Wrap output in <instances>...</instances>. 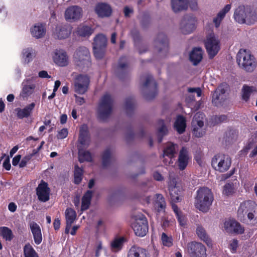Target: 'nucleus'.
I'll list each match as a JSON object with an SVG mask.
<instances>
[{
  "instance_id": "f257e3e1",
  "label": "nucleus",
  "mask_w": 257,
  "mask_h": 257,
  "mask_svg": "<svg viewBox=\"0 0 257 257\" xmlns=\"http://www.w3.org/2000/svg\"><path fill=\"white\" fill-rule=\"evenodd\" d=\"M113 100L109 94L102 96L100 100L97 109V117L101 122H106L111 116L113 111Z\"/></svg>"
},
{
  "instance_id": "f03ea898",
  "label": "nucleus",
  "mask_w": 257,
  "mask_h": 257,
  "mask_svg": "<svg viewBox=\"0 0 257 257\" xmlns=\"http://www.w3.org/2000/svg\"><path fill=\"white\" fill-rule=\"evenodd\" d=\"M195 199L196 208L203 212H207L212 203L213 197L209 189L203 187L197 191Z\"/></svg>"
},
{
  "instance_id": "7ed1b4c3",
  "label": "nucleus",
  "mask_w": 257,
  "mask_h": 257,
  "mask_svg": "<svg viewBox=\"0 0 257 257\" xmlns=\"http://www.w3.org/2000/svg\"><path fill=\"white\" fill-rule=\"evenodd\" d=\"M236 61L240 68L247 72L255 69L256 62L254 57L245 49H240L236 55Z\"/></svg>"
},
{
  "instance_id": "20e7f679",
  "label": "nucleus",
  "mask_w": 257,
  "mask_h": 257,
  "mask_svg": "<svg viewBox=\"0 0 257 257\" xmlns=\"http://www.w3.org/2000/svg\"><path fill=\"white\" fill-rule=\"evenodd\" d=\"M254 14L255 10L250 7L240 6L235 10L234 18L239 23L250 25L255 23Z\"/></svg>"
},
{
  "instance_id": "39448f33",
  "label": "nucleus",
  "mask_w": 257,
  "mask_h": 257,
  "mask_svg": "<svg viewBox=\"0 0 257 257\" xmlns=\"http://www.w3.org/2000/svg\"><path fill=\"white\" fill-rule=\"evenodd\" d=\"M74 60L76 65L82 71H86L91 65L90 53L88 49L84 46L79 47L74 54Z\"/></svg>"
},
{
  "instance_id": "423d86ee",
  "label": "nucleus",
  "mask_w": 257,
  "mask_h": 257,
  "mask_svg": "<svg viewBox=\"0 0 257 257\" xmlns=\"http://www.w3.org/2000/svg\"><path fill=\"white\" fill-rule=\"evenodd\" d=\"M142 93L146 99L150 100L157 95V83L152 75H147L142 86Z\"/></svg>"
},
{
  "instance_id": "0eeeda50",
  "label": "nucleus",
  "mask_w": 257,
  "mask_h": 257,
  "mask_svg": "<svg viewBox=\"0 0 257 257\" xmlns=\"http://www.w3.org/2000/svg\"><path fill=\"white\" fill-rule=\"evenodd\" d=\"M107 39L102 34L97 35L94 38L93 49L94 56L97 59H102L104 56Z\"/></svg>"
},
{
  "instance_id": "6e6552de",
  "label": "nucleus",
  "mask_w": 257,
  "mask_h": 257,
  "mask_svg": "<svg viewBox=\"0 0 257 257\" xmlns=\"http://www.w3.org/2000/svg\"><path fill=\"white\" fill-rule=\"evenodd\" d=\"M133 228L137 236H144L148 231V221L144 215L139 214L134 216Z\"/></svg>"
},
{
  "instance_id": "1a4fd4ad",
  "label": "nucleus",
  "mask_w": 257,
  "mask_h": 257,
  "mask_svg": "<svg viewBox=\"0 0 257 257\" xmlns=\"http://www.w3.org/2000/svg\"><path fill=\"white\" fill-rule=\"evenodd\" d=\"M205 46L210 58H213L218 52L219 41L213 33H210L206 36Z\"/></svg>"
},
{
  "instance_id": "9d476101",
  "label": "nucleus",
  "mask_w": 257,
  "mask_h": 257,
  "mask_svg": "<svg viewBox=\"0 0 257 257\" xmlns=\"http://www.w3.org/2000/svg\"><path fill=\"white\" fill-rule=\"evenodd\" d=\"M155 51L158 56L162 58L165 57L168 51V40L167 36L164 33H160L155 40Z\"/></svg>"
},
{
  "instance_id": "9b49d317",
  "label": "nucleus",
  "mask_w": 257,
  "mask_h": 257,
  "mask_svg": "<svg viewBox=\"0 0 257 257\" xmlns=\"http://www.w3.org/2000/svg\"><path fill=\"white\" fill-rule=\"evenodd\" d=\"M228 87L227 84H221L216 88L212 95V102L216 106L223 105L228 97Z\"/></svg>"
},
{
  "instance_id": "f8f14e48",
  "label": "nucleus",
  "mask_w": 257,
  "mask_h": 257,
  "mask_svg": "<svg viewBox=\"0 0 257 257\" xmlns=\"http://www.w3.org/2000/svg\"><path fill=\"white\" fill-rule=\"evenodd\" d=\"M130 72L127 58L124 56L120 57L115 70V75L120 80H124L130 77Z\"/></svg>"
},
{
  "instance_id": "ddd939ff",
  "label": "nucleus",
  "mask_w": 257,
  "mask_h": 257,
  "mask_svg": "<svg viewBox=\"0 0 257 257\" xmlns=\"http://www.w3.org/2000/svg\"><path fill=\"white\" fill-rule=\"evenodd\" d=\"M195 18L192 14H186L182 18L180 29L183 34L186 35L192 33L195 29Z\"/></svg>"
},
{
  "instance_id": "4468645a",
  "label": "nucleus",
  "mask_w": 257,
  "mask_h": 257,
  "mask_svg": "<svg viewBox=\"0 0 257 257\" xmlns=\"http://www.w3.org/2000/svg\"><path fill=\"white\" fill-rule=\"evenodd\" d=\"M190 257H207L206 248L200 242H190L188 244Z\"/></svg>"
},
{
  "instance_id": "2eb2a0df",
  "label": "nucleus",
  "mask_w": 257,
  "mask_h": 257,
  "mask_svg": "<svg viewBox=\"0 0 257 257\" xmlns=\"http://www.w3.org/2000/svg\"><path fill=\"white\" fill-rule=\"evenodd\" d=\"M82 16V9L77 6H71L68 8L65 12V18L70 23L77 22Z\"/></svg>"
},
{
  "instance_id": "dca6fc26",
  "label": "nucleus",
  "mask_w": 257,
  "mask_h": 257,
  "mask_svg": "<svg viewBox=\"0 0 257 257\" xmlns=\"http://www.w3.org/2000/svg\"><path fill=\"white\" fill-rule=\"evenodd\" d=\"M254 203L251 201H247L241 203L237 211L238 217L240 220H244L245 217H247L249 220L251 221L252 213V209L254 206Z\"/></svg>"
},
{
  "instance_id": "f3484780",
  "label": "nucleus",
  "mask_w": 257,
  "mask_h": 257,
  "mask_svg": "<svg viewBox=\"0 0 257 257\" xmlns=\"http://www.w3.org/2000/svg\"><path fill=\"white\" fill-rule=\"evenodd\" d=\"M203 113L200 112L196 113L193 118L192 121V133L197 138L202 137L204 132L202 131L201 128L204 125V122L202 120H198V118H203Z\"/></svg>"
},
{
  "instance_id": "a211bd4d",
  "label": "nucleus",
  "mask_w": 257,
  "mask_h": 257,
  "mask_svg": "<svg viewBox=\"0 0 257 257\" xmlns=\"http://www.w3.org/2000/svg\"><path fill=\"white\" fill-rule=\"evenodd\" d=\"M71 32V27L69 24H60L55 27L53 34L58 39H65L69 37Z\"/></svg>"
},
{
  "instance_id": "6ab92c4d",
  "label": "nucleus",
  "mask_w": 257,
  "mask_h": 257,
  "mask_svg": "<svg viewBox=\"0 0 257 257\" xmlns=\"http://www.w3.org/2000/svg\"><path fill=\"white\" fill-rule=\"evenodd\" d=\"M224 230L229 233L241 234L244 231L240 224L233 220H228L224 222Z\"/></svg>"
},
{
  "instance_id": "aec40b11",
  "label": "nucleus",
  "mask_w": 257,
  "mask_h": 257,
  "mask_svg": "<svg viewBox=\"0 0 257 257\" xmlns=\"http://www.w3.org/2000/svg\"><path fill=\"white\" fill-rule=\"evenodd\" d=\"M38 199L42 202H46L49 199L50 189L47 183L43 180L36 189Z\"/></svg>"
},
{
  "instance_id": "412c9836",
  "label": "nucleus",
  "mask_w": 257,
  "mask_h": 257,
  "mask_svg": "<svg viewBox=\"0 0 257 257\" xmlns=\"http://www.w3.org/2000/svg\"><path fill=\"white\" fill-rule=\"evenodd\" d=\"M238 137V132L232 128H228L224 133L222 143L226 146L230 145L234 143Z\"/></svg>"
},
{
  "instance_id": "4be33fe9",
  "label": "nucleus",
  "mask_w": 257,
  "mask_h": 257,
  "mask_svg": "<svg viewBox=\"0 0 257 257\" xmlns=\"http://www.w3.org/2000/svg\"><path fill=\"white\" fill-rule=\"evenodd\" d=\"M95 11L99 17H109L112 13L111 7L107 4L100 3L96 5Z\"/></svg>"
},
{
  "instance_id": "5701e85b",
  "label": "nucleus",
  "mask_w": 257,
  "mask_h": 257,
  "mask_svg": "<svg viewBox=\"0 0 257 257\" xmlns=\"http://www.w3.org/2000/svg\"><path fill=\"white\" fill-rule=\"evenodd\" d=\"M127 257H150V255L146 248L135 245L128 250Z\"/></svg>"
},
{
  "instance_id": "b1692460",
  "label": "nucleus",
  "mask_w": 257,
  "mask_h": 257,
  "mask_svg": "<svg viewBox=\"0 0 257 257\" xmlns=\"http://www.w3.org/2000/svg\"><path fill=\"white\" fill-rule=\"evenodd\" d=\"M168 134V126L163 120H159L157 127V136L158 143H161L163 137L167 136Z\"/></svg>"
},
{
  "instance_id": "393cba45",
  "label": "nucleus",
  "mask_w": 257,
  "mask_h": 257,
  "mask_svg": "<svg viewBox=\"0 0 257 257\" xmlns=\"http://www.w3.org/2000/svg\"><path fill=\"white\" fill-rule=\"evenodd\" d=\"M171 203L180 202L182 200V188L178 186H174L169 188Z\"/></svg>"
},
{
  "instance_id": "a878e982",
  "label": "nucleus",
  "mask_w": 257,
  "mask_h": 257,
  "mask_svg": "<svg viewBox=\"0 0 257 257\" xmlns=\"http://www.w3.org/2000/svg\"><path fill=\"white\" fill-rule=\"evenodd\" d=\"M54 62L60 66H65L68 64V57L65 52L56 50L53 56Z\"/></svg>"
},
{
  "instance_id": "bb28decb",
  "label": "nucleus",
  "mask_w": 257,
  "mask_h": 257,
  "mask_svg": "<svg viewBox=\"0 0 257 257\" xmlns=\"http://www.w3.org/2000/svg\"><path fill=\"white\" fill-rule=\"evenodd\" d=\"M188 159L187 150L185 148L182 147L180 151L178 158V167L180 170L185 169L188 165Z\"/></svg>"
},
{
  "instance_id": "cd10ccee",
  "label": "nucleus",
  "mask_w": 257,
  "mask_h": 257,
  "mask_svg": "<svg viewBox=\"0 0 257 257\" xmlns=\"http://www.w3.org/2000/svg\"><path fill=\"white\" fill-rule=\"evenodd\" d=\"M203 51L201 48H194L189 54V60L194 65H197L202 59Z\"/></svg>"
},
{
  "instance_id": "c85d7f7f",
  "label": "nucleus",
  "mask_w": 257,
  "mask_h": 257,
  "mask_svg": "<svg viewBox=\"0 0 257 257\" xmlns=\"http://www.w3.org/2000/svg\"><path fill=\"white\" fill-rule=\"evenodd\" d=\"M171 8L173 11L175 13L185 10L188 8V1L171 0Z\"/></svg>"
},
{
  "instance_id": "c756f323",
  "label": "nucleus",
  "mask_w": 257,
  "mask_h": 257,
  "mask_svg": "<svg viewBox=\"0 0 257 257\" xmlns=\"http://www.w3.org/2000/svg\"><path fill=\"white\" fill-rule=\"evenodd\" d=\"M231 164V160L228 156L223 155L218 162L217 171L220 172H224L227 171L230 167Z\"/></svg>"
},
{
  "instance_id": "7c9ffc66",
  "label": "nucleus",
  "mask_w": 257,
  "mask_h": 257,
  "mask_svg": "<svg viewBox=\"0 0 257 257\" xmlns=\"http://www.w3.org/2000/svg\"><path fill=\"white\" fill-rule=\"evenodd\" d=\"M35 106V103L32 102L28 105L26 106L24 108L21 109L18 108L16 109L17 111V116L19 118H23L28 117L31 115L32 110Z\"/></svg>"
},
{
  "instance_id": "2f4dec72",
  "label": "nucleus",
  "mask_w": 257,
  "mask_h": 257,
  "mask_svg": "<svg viewBox=\"0 0 257 257\" xmlns=\"http://www.w3.org/2000/svg\"><path fill=\"white\" fill-rule=\"evenodd\" d=\"M32 36L37 39L43 37L46 33L44 26L42 24H37L31 29Z\"/></svg>"
},
{
  "instance_id": "473e14b6",
  "label": "nucleus",
  "mask_w": 257,
  "mask_h": 257,
  "mask_svg": "<svg viewBox=\"0 0 257 257\" xmlns=\"http://www.w3.org/2000/svg\"><path fill=\"white\" fill-rule=\"evenodd\" d=\"M30 227L33 233L34 241H42V236L39 225L35 222L32 221L30 223Z\"/></svg>"
},
{
  "instance_id": "72a5a7b5",
  "label": "nucleus",
  "mask_w": 257,
  "mask_h": 257,
  "mask_svg": "<svg viewBox=\"0 0 257 257\" xmlns=\"http://www.w3.org/2000/svg\"><path fill=\"white\" fill-rule=\"evenodd\" d=\"M174 127L179 134H183L186 127L185 118L182 115L178 116L174 123Z\"/></svg>"
},
{
  "instance_id": "f704fd0d",
  "label": "nucleus",
  "mask_w": 257,
  "mask_h": 257,
  "mask_svg": "<svg viewBox=\"0 0 257 257\" xmlns=\"http://www.w3.org/2000/svg\"><path fill=\"white\" fill-rule=\"evenodd\" d=\"M136 107V102L132 97H127L125 100L124 107L127 115L131 116Z\"/></svg>"
},
{
  "instance_id": "c9c22d12",
  "label": "nucleus",
  "mask_w": 257,
  "mask_h": 257,
  "mask_svg": "<svg viewBox=\"0 0 257 257\" xmlns=\"http://www.w3.org/2000/svg\"><path fill=\"white\" fill-rule=\"evenodd\" d=\"M93 191L87 190L82 198L81 210H87L90 204L91 200L92 197Z\"/></svg>"
},
{
  "instance_id": "e433bc0d",
  "label": "nucleus",
  "mask_w": 257,
  "mask_h": 257,
  "mask_svg": "<svg viewBox=\"0 0 257 257\" xmlns=\"http://www.w3.org/2000/svg\"><path fill=\"white\" fill-rule=\"evenodd\" d=\"M88 138L89 137L87 127L86 125H83L80 130L78 141L81 145H87V142Z\"/></svg>"
},
{
  "instance_id": "4c0bfd02",
  "label": "nucleus",
  "mask_w": 257,
  "mask_h": 257,
  "mask_svg": "<svg viewBox=\"0 0 257 257\" xmlns=\"http://www.w3.org/2000/svg\"><path fill=\"white\" fill-rule=\"evenodd\" d=\"M93 32V29L87 26H80L78 27L77 30L78 35L82 37H89Z\"/></svg>"
},
{
  "instance_id": "58836bf2",
  "label": "nucleus",
  "mask_w": 257,
  "mask_h": 257,
  "mask_svg": "<svg viewBox=\"0 0 257 257\" xmlns=\"http://www.w3.org/2000/svg\"><path fill=\"white\" fill-rule=\"evenodd\" d=\"M111 153L110 149L105 150L102 155V164L103 168L109 166L111 163Z\"/></svg>"
},
{
  "instance_id": "ea45409f",
  "label": "nucleus",
  "mask_w": 257,
  "mask_h": 257,
  "mask_svg": "<svg viewBox=\"0 0 257 257\" xmlns=\"http://www.w3.org/2000/svg\"><path fill=\"white\" fill-rule=\"evenodd\" d=\"M0 235L7 241H11L13 238L12 231L7 227H0Z\"/></svg>"
},
{
  "instance_id": "a19ab883",
  "label": "nucleus",
  "mask_w": 257,
  "mask_h": 257,
  "mask_svg": "<svg viewBox=\"0 0 257 257\" xmlns=\"http://www.w3.org/2000/svg\"><path fill=\"white\" fill-rule=\"evenodd\" d=\"M24 254L25 257H39L38 253L30 243L26 244L24 247Z\"/></svg>"
},
{
  "instance_id": "79ce46f5",
  "label": "nucleus",
  "mask_w": 257,
  "mask_h": 257,
  "mask_svg": "<svg viewBox=\"0 0 257 257\" xmlns=\"http://www.w3.org/2000/svg\"><path fill=\"white\" fill-rule=\"evenodd\" d=\"M78 159L80 163L84 161L91 162L92 158L91 154L88 151H83L79 149L78 152Z\"/></svg>"
},
{
  "instance_id": "37998d69",
  "label": "nucleus",
  "mask_w": 257,
  "mask_h": 257,
  "mask_svg": "<svg viewBox=\"0 0 257 257\" xmlns=\"http://www.w3.org/2000/svg\"><path fill=\"white\" fill-rule=\"evenodd\" d=\"M177 146L174 144H168L166 148L164 151L163 157L165 156L172 159L175 157V154L176 153L175 147Z\"/></svg>"
},
{
  "instance_id": "c03bdc74",
  "label": "nucleus",
  "mask_w": 257,
  "mask_h": 257,
  "mask_svg": "<svg viewBox=\"0 0 257 257\" xmlns=\"http://www.w3.org/2000/svg\"><path fill=\"white\" fill-rule=\"evenodd\" d=\"M254 88L253 86H248L247 85H243L242 89V99L246 102L249 100L251 93L254 90Z\"/></svg>"
},
{
  "instance_id": "a18cd8bd",
  "label": "nucleus",
  "mask_w": 257,
  "mask_h": 257,
  "mask_svg": "<svg viewBox=\"0 0 257 257\" xmlns=\"http://www.w3.org/2000/svg\"><path fill=\"white\" fill-rule=\"evenodd\" d=\"M66 223L72 224L76 217V212L72 208H67L65 211Z\"/></svg>"
},
{
  "instance_id": "49530a36",
  "label": "nucleus",
  "mask_w": 257,
  "mask_h": 257,
  "mask_svg": "<svg viewBox=\"0 0 257 257\" xmlns=\"http://www.w3.org/2000/svg\"><path fill=\"white\" fill-rule=\"evenodd\" d=\"M82 170L78 165H75L74 172V183L79 184L82 180Z\"/></svg>"
},
{
  "instance_id": "de8ad7c7",
  "label": "nucleus",
  "mask_w": 257,
  "mask_h": 257,
  "mask_svg": "<svg viewBox=\"0 0 257 257\" xmlns=\"http://www.w3.org/2000/svg\"><path fill=\"white\" fill-rule=\"evenodd\" d=\"M23 57L25 58V61L26 63H29L32 60L33 57L34 56V53L32 48H27L23 50Z\"/></svg>"
},
{
  "instance_id": "09e8293b",
  "label": "nucleus",
  "mask_w": 257,
  "mask_h": 257,
  "mask_svg": "<svg viewBox=\"0 0 257 257\" xmlns=\"http://www.w3.org/2000/svg\"><path fill=\"white\" fill-rule=\"evenodd\" d=\"M124 242H110V248L113 252H119L123 247Z\"/></svg>"
},
{
  "instance_id": "8fccbe9b",
  "label": "nucleus",
  "mask_w": 257,
  "mask_h": 257,
  "mask_svg": "<svg viewBox=\"0 0 257 257\" xmlns=\"http://www.w3.org/2000/svg\"><path fill=\"white\" fill-rule=\"evenodd\" d=\"M74 83L88 87L89 79L86 75H80L77 77Z\"/></svg>"
},
{
  "instance_id": "3c124183",
  "label": "nucleus",
  "mask_w": 257,
  "mask_h": 257,
  "mask_svg": "<svg viewBox=\"0 0 257 257\" xmlns=\"http://www.w3.org/2000/svg\"><path fill=\"white\" fill-rule=\"evenodd\" d=\"M157 201L156 202V206L158 208V210L159 208L161 209H164L166 206V202L165 201L164 198L162 196V195L160 194H156Z\"/></svg>"
},
{
  "instance_id": "603ef678",
  "label": "nucleus",
  "mask_w": 257,
  "mask_h": 257,
  "mask_svg": "<svg viewBox=\"0 0 257 257\" xmlns=\"http://www.w3.org/2000/svg\"><path fill=\"white\" fill-rule=\"evenodd\" d=\"M135 134L132 127H128L125 133V139L127 143L132 142L135 139Z\"/></svg>"
},
{
  "instance_id": "864d4df0",
  "label": "nucleus",
  "mask_w": 257,
  "mask_h": 257,
  "mask_svg": "<svg viewBox=\"0 0 257 257\" xmlns=\"http://www.w3.org/2000/svg\"><path fill=\"white\" fill-rule=\"evenodd\" d=\"M130 34L134 40L135 45L140 42L141 40V37L139 31L137 28L132 29Z\"/></svg>"
},
{
  "instance_id": "5fc2aeb1",
  "label": "nucleus",
  "mask_w": 257,
  "mask_h": 257,
  "mask_svg": "<svg viewBox=\"0 0 257 257\" xmlns=\"http://www.w3.org/2000/svg\"><path fill=\"white\" fill-rule=\"evenodd\" d=\"M196 233L201 240L207 241L208 236L206 233L205 229L201 226H198L196 229Z\"/></svg>"
},
{
  "instance_id": "6e6d98bb",
  "label": "nucleus",
  "mask_w": 257,
  "mask_h": 257,
  "mask_svg": "<svg viewBox=\"0 0 257 257\" xmlns=\"http://www.w3.org/2000/svg\"><path fill=\"white\" fill-rule=\"evenodd\" d=\"M140 23L142 29H147L151 24L150 18L148 16L144 15L141 18Z\"/></svg>"
},
{
  "instance_id": "4d7b16f0",
  "label": "nucleus",
  "mask_w": 257,
  "mask_h": 257,
  "mask_svg": "<svg viewBox=\"0 0 257 257\" xmlns=\"http://www.w3.org/2000/svg\"><path fill=\"white\" fill-rule=\"evenodd\" d=\"M35 88L34 84L24 86L22 91L23 96L25 97L30 95L33 93Z\"/></svg>"
},
{
  "instance_id": "13d9d810",
  "label": "nucleus",
  "mask_w": 257,
  "mask_h": 257,
  "mask_svg": "<svg viewBox=\"0 0 257 257\" xmlns=\"http://www.w3.org/2000/svg\"><path fill=\"white\" fill-rule=\"evenodd\" d=\"M75 91L80 94H83L86 92L88 86H83L80 84L74 83Z\"/></svg>"
},
{
  "instance_id": "bf43d9fd",
  "label": "nucleus",
  "mask_w": 257,
  "mask_h": 257,
  "mask_svg": "<svg viewBox=\"0 0 257 257\" xmlns=\"http://www.w3.org/2000/svg\"><path fill=\"white\" fill-rule=\"evenodd\" d=\"M121 192L119 190H115L113 191L109 196L108 200L112 203L116 200L118 199L120 195Z\"/></svg>"
},
{
  "instance_id": "052dcab7",
  "label": "nucleus",
  "mask_w": 257,
  "mask_h": 257,
  "mask_svg": "<svg viewBox=\"0 0 257 257\" xmlns=\"http://www.w3.org/2000/svg\"><path fill=\"white\" fill-rule=\"evenodd\" d=\"M227 120V116L224 114L215 115L214 118V121L215 123H220Z\"/></svg>"
},
{
  "instance_id": "680f3d73",
  "label": "nucleus",
  "mask_w": 257,
  "mask_h": 257,
  "mask_svg": "<svg viewBox=\"0 0 257 257\" xmlns=\"http://www.w3.org/2000/svg\"><path fill=\"white\" fill-rule=\"evenodd\" d=\"M233 189L232 185L228 183L224 186L223 192L225 194L229 195L233 192Z\"/></svg>"
},
{
  "instance_id": "e2e57ef3",
  "label": "nucleus",
  "mask_w": 257,
  "mask_h": 257,
  "mask_svg": "<svg viewBox=\"0 0 257 257\" xmlns=\"http://www.w3.org/2000/svg\"><path fill=\"white\" fill-rule=\"evenodd\" d=\"M32 158V155H27L25 156L23 159L21 160L20 163L19 164L20 168H24L25 167L27 163L30 159Z\"/></svg>"
},
{
  "instance_id": "0e129e2a",
  "label": "nucleus",
  "mask_w": 257,
  "mask_h": 257,
  "mask_svg": "<svg viewBox=\"0 0 257 257\" xmlns=\"http://www.w3.org/2000/svg\"><path fill=\"white\" fill-rule=\"evenodd\" d=\"M221 157L222 156H220L219 155H217L214 156L212 158L211 165L213 168L216 170H217L218 165V162L219 161V160L220 159Z\"/></svg>"
},
{
  "instance_id": "69168bd1",
  "label": "nucleus",
  "mask_w": 257,
  "mask_h": 257,
  "mask_svg": "<svg viewBox=\"0 0 257 257\" xmlns=\"http://www.w3.org/2000/svg\"><path fill=\"white\" fill-rule=\"evenodd\" d=\"M68 135V131L66 128H63L60 132H59L57 135V138L60 139H63L65 138Z\"/></svg>"
},
{
  "instance_id": "338daca9",
  "label": "nucleus",
  "mask_w": 257,
  "mask_h": 257,
  "mask_svg": "<svg viewBox=\"0 0 257 257\" xmlns=\"http://www.w3.org/2000/svg\"><path fill=\"white\" fill-rule=\"evenodd\" d=\"M252 219L251 220L253 221L254 223H257V205L254 204V206H253V209H252Z\"/></svg>"
},
{
  "instance_id": "774afa93",
  "label": "nucleus",
  "mask_w": 257,
  "mask_h": 257,
  "mask_svg": "<svg viewBox=\"0 0 257 257\" xmlns=\"http://www.w3.org/2000/svg\"><path fill=\"white\" fill-rule=\"evenodd\" d=\"M123 12L124 16L126 18H129L130 17L131 15L133 13L134 11L133 9H131L128 7L125 6L124 8Z\"/></svg>"
}]
</instances>
